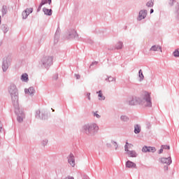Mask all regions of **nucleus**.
Masks as SVG:
<instances>
[{"mask_svg": "<svg viewBox=\"0 0 179 179\" xmlns=\"http://www.w3.org/2000/svg\"><path fill=\"white\" fill-rule=\"evenodd\" d=\"M116 48L117 50H121V48H122V43L118 42L116 45Z\"/></svg>", "mask_w": 179, "mask_h": 179, "instance_id": "nucleus-19", "label": "nucleus"}, {"mask_svg": "<svg viewBox=\"0 0 179 179\" xmlns=\"http://www.w3.org/2000/svg\"><path fill=\"white\" fill-rule=\"evenodd\" d=\"M0 24H1V15H0Z\"/></svg>", "mask_w": 179, "mask_h": 179, "instance_id": "nucleus-39", "label": "nucleus"}, {"mask_svg": "<svg viewBox=\"0 0 179 179\" xmlns=\"http://www.w3.org/2000/svg\"><path fill=\"white\" fill-rule=\"evenodd\" d=\"M64 179H74L72 176H66Z\"/></svg>", "mask_w": 179, "mask_h": 179, "instance_id": "nucleus-31", "label": "nucleus"}, {"mask_svg": "<svg viewBox=\"0 0 179 179\" xmlns=\"http://www.w3.org/2000/svg\"><path fill=\"white\" fill-rule=\"evenodd\" d=\"M45 3H49V5H51V0H42L41 3H40L38 10H40L41 9L42 6L43 5H45Z\"/></svg>", "mask_w": 179, "mask_h": 179, "instance_id": "nucleus-8", "label": "nucleus"}, {"mask_svg": "<svg viewBox=\"0 0 179 179\" xmlns=\"http://www.w3.org/2000/svg\"><path fill=\"white\" fill-rule=\"evenodd\" d=\"M43 10L45 15H48V16H51V15L52 14L51 10H48V8H43Z\"/></svg>", "mask_w": 179, "mask_h": 179, "instance_id": "nucleus-16", "label": "nucleus"}, {"mask_svg": "<svg viewBox=\"0 0 179 179\" xmlns=\"http://www.w3.org/2000/svg\"><path fill=\"white\" fill-rule=\"evenodd\" d=\"M8 92L11 94L13 101H14L15 106H17L18 97H17V88H16V85L13 84L10 85Z\"/></svg>", "mask_w": 179, "mask_h": 179, "instance_id": "nucleus-2", "label": "nucleus"}, {"mask_svg": "<svg viewBox=\"0 0 179 179\" xmlns=\"http://www.w3.org/2000/svg\"><path fill=\"white\" fill-rule=\"evenodd\" d=\"M28 16H29V14L27 13V11H24L22 13L23 19H27Z\"/></svg>", "mask_w": 179, "mask_h": 179, "instance_id": "nucleus-22", "label": "nucleus"}, {"mask_svg": "<svg viewBox=\"0 0 179 179\" xmlns=\"http://www.w3.org/2000/svg\"><path fill=\"white\" fill-rule=\"evenodd\" d=\"M134 132L136 134H139V132H141V127H139V125H136L134 127Z\"/></svg>", "mask_w": 179, "mask_h": 179, "instance_id": "nucleus-17", "label": "nucleus"}, {"mask_svg": "<svg viewBox=\"0 0 179 179\" xmlns=\"http://www.w3.org/2000/svg\"><path fill=\"white\" fill-rule=\"evenodd\" d=\"M142 152H143L144 153H146L148 152H152V153H155V152H156V148L154 147L144 146L142 148Z\"/></svg>", "mask_w": 179, "mask_h": 179, "instance_id": "nucleus-5", "label": "nucleus"}, {"mask_svg": "<svg viewBox=\"0 0 179 179\" xmlns=\"http://www.w3.org/2000/svg\"><path fill=\"white\" fill-rule=\"evenodd\" d=\"M138 73H139L140 80H143V78H145V76H143V73H142V70H140Z\"/></svg>", "mask_w": 179, "mask_h": 179, "instance_id": "nucleus-20", "label": "nucleus"}, {"mask_svg": "<svg viewBox=\"0 0 179 179\" xmlns=\"http://www.w3.org/2000/svg\"><path fill=\"white\" fill-rule=\"evenodd\" d=\"M98 93L99 100H104L106 97L103 95V92L99 91Z\"/></svg>", "mask_w": 179, "mask_h": 179, "instance_id": "nucleus-15", "label": "nucleus"}, {"mask_svg": "<svg viewBox=\"0 0 179 179\" xmlns=\"http://www.w3.org/2000/svg\"><path fill=\"white\" fill-rule=\"evenodd\" d=\"M164 150V148L163 147H161V149L159 151V154L161 155V153H163Z\"/></svg>", "mask_w": 179, "mask_h": 179, "instance_id": "nucleus-30", "label": "nucleus"}, {"mask_svg": "<svg viewBox=\"0 0 179 179\" xmlns=\"http://www.w3.org/2000/svg\"><path fill=\"white\" fill-rule=\"evenodd\" d=\"M21 80H22V82H28L29 75H27V73H23L21 76Z\"/></svg>", "mask_w": 179, "mask_h": 179, "instance_id": "nucleus-13", "label": "nucleus"}, {"mask_svg": "<svg viewBox=\"0 0 179 179\" xmlns=\"http://www.w3.org/2000/svg\"><path fill=\"white\" fill-rule=\"evenodd\" d=\"M174 57H179V49H177L173 52Z\"/></svg>", "mask_w": 179, "mask_h": 179, "instance_id": "nucleus-26", "label": "nucleus"}, {"mask_svg": "<svg viewBox=\"0 0 179 179\" xmlns=\"http://www.w3.org/2000/svg\"><path fill=\"white\" fill-rule=\"evenodd\" d=\"M153 12H154V10L152 8V9L150 10V13H153Z\"/></svg>", "mask_w": 179, "mask_h": 179, "instance_id": "nucleus-35", "label": "nucleus"}, {"mask_svg": "<svg viewBox=\"0 0 179 179\" xmlns=\"http://www.w3.org/2000/svg\"><path fill=\"white\" fill-rule=\"evenodd\" d=\"M129 103L130 106H136V104L138 103V101L136 100V99L130 98V99L129 100Z\"/></svg>", "mask_w": 179, "mask_h": 179, "instance_id": "nucleus-12", "label": "nucleus"}, {"mask_svg": "<svg viewBox=\"0 0 179 179\" xmlns=\"http://www.w3.org/2000/svg\"><path fill=\"white\" fill-rule=\"evenodd\" d=\"M162 148L167 149L169 150H170V146H169V145H162Z\"/></svg>", "mask_w": 179, "mask_h": 179, "instance_id": "nucleus-29", "label": "nucleus"}, {"mask_svg": "<svg viewBox=\"0 0 179 179\" xmlns=\"http://www.w3.org/2000/svg\"><path fill=\"white\" fill-rule=\"evenodd\" d=\"M2 68L3 72H6V71L8 70V64H3Z\"/></svg>", "mask_w": 179, "mask_h": 179, "instance_id": "nucleus-27", "label": "nucleus"}, {"mask_svg": "<svg viewBox=\"0 0 179 179\" xmlns=\"http://www.w3.org/2000/svg\"><path fill=\"white\" fill-rule=\"evenodd\" d=\"M88 96V100H90V94H87Z\"/></svg>", "mask_w": 179, "mask_h": 179, "instance_id": "nucleus-33", "label": "nucleus"}, {"mask_svg": "<svg viewBox=\"0 0 179 179\" xmlns=\"http://www.w3.org/2000/svg\"><path fill=\"white\" fill-rule=\"evenodd\" d=\"M28 15H30L33 12V8H27L24 10Z\"/></svg>", "mask_w": 179, "mask_h": 179, "instance_id": "nucleus-25", "label": "nucleus"}, {"mask_svg": "<svg viewBox=\"0 0 179 179\" xmlns=\"http://www.w3.org/2000/svg\"><path fill=\"white\" fill-rule=\"evenodd\" d=\"M138 104L143 107H152V98H150V93L144 92L142 93L141 96L138 100Z\"/></svg>", "mask_w": 179, "mask_h": 179, "instance_id": "nucleus-1", "label": "nucleus"}, {"mask_svg": "<svg viewBox=\"0 0 179 179\" xmlns=\"http://www.w3.org/2000/svg\"><path fill=\"white\" fill-rule=\"evenodd\" d=\"M36 113L38 115V114H40V112H36Z\"/></svg>", "mask_w": 179, "mask_h": 179, "instance_id": "nucleus-38", "label": "nucleus"}, {"mask_svg": "<svg viewBox=\"0 0 179 179\" xmlns=\"http://www.w3.org/2000/svg\"><path fill=\"white\" fill-rule=\"evenodd\" d=\"M150 50L151 51H159V50H160V52H162V47L159 45H153Z\"/></svg>", "mask_w": 179, "mask_h": 179, "instance_id": "nucleus-14", "label": "nucleus"}, {"mask_svg": "<svg viewBox=\"0 0 179 179\" xmlns=\"http://www.w3.org/2000/svg\"><path fill=\"white\" fill-rule=\"evenodd\" d=\"M146 5H147L148 8H152V7H153V5H154L153 1H152V0L149 1L147 3Z\"/></svg>", "mask_w": 179, "mask_h": 179, "instance_id": "nucleus-18", "label": "nucleus"}, {"mask_svg": "<svg viewBox=\"0 0 179 179\" xmlns=\"http://www.w3.org/2000/svg\"><path fill=\"white\" fill-rule=\"evenodd\" d=\"M68 162L69 163V164H71V166L72 167H75V157L73 156V154H70L68 157Z\"/></svg>", "mask_w": 179, "mask_h": 179, "instance_id": "nucleus-6", "label": "nucleus"}, {"mask_svg": "<svg viewBox=\"0 0 179 179\" xmlns=\"http://www.w3.org/2000/svg\"><path fill=\"white\" fill-rule=\"evenodd\" d=\"M126 167H128L129 169H134V167H136V164L131 161H127L126 162Z\"/></svg>", "mask_w": 179, "mask_h": 179, "instance_id": "nucleus-10", "label": "nucleus"}, {"mask_svg": "<svg viewBox=\"0 0 179 179\" xmlns=\"http://www.w3.org/2000/svg\"><path fill=\"white\" fill-rule=\"evenodd\" d=\"M174 2V0H170V3H173Z\"/></svg>", "mask_w": 179, "mask_h": 179, "instance_id": "nucleus-34", "label": "nucleus"}, {"mask_svg": "<svg viewBox=\"0 0 179 179\" xmlns=\"http://www.w3.org/2000/svg\"><path fill=\"white\" fill-rule=\"evenodd\" d=\"M132 148H134V145L129 143L128 142H126V145L124 146V150L127 152V155L129 157H136L137 154L136 152L134 150H132Z\"/></svg>", "mask_w": 179, "mask_h": 179, "instance_id": "nucleus-4", "label": "nucleus"}, {"mask_svg": "<svg viewBox=\"0 0 179 179\" xmlns=\"http://www.w3.org/2000/svg\"><path fill=\"white\" fill-rule=\"evenodd\" d=\"M146 10H141L139 12V15H138V20H142V19H145V17H146Z\"/></svg>", "mask_w": 179, "mask_h": 179, "instance_id": "nucleus-7", "label": "nucleus"}, {"mask_svg": "<svg viewBox=\"0 0 179 179\" xmlns=\"http://www.w3.org/2000/svg\"><path fill=\"white\" fill-rule=\"evenodd\" d=\"M76 76L77 79H79L80 78V76H79V75H76Z\"/></svg>", "mask_w": 179, "mask_h": 179, "instance_id": "nucleus-32", "label": "nucleus"}, {"mask_svg": "<svg viewBox=\"0 0 179 179\" xmlns=\"http://www.w3.org/2000/svg\"><path fill=\"white\" fill-rule=\"evenodd\" d=\"M23 117H24V115H21V117L20 116H18L17 120L18 121V122H23Z\"/></svg>", "mask_w": 179, "mask_h": 179, "instance_id": "nucleus-23", "label": "nucleus"}, {"mask_svg": "<svg viewBox=\"0 0 179 179\" xmlns=\"http://www.w3.org/2000/svg\"><path fill=\"white\" fill-rule=\"evenodd\" d=\"M121 120L122 121H124V122H127V121L129 120V118H128V117H127L125 115H123V116L121 117Z\"/></svg>", "mask_w": 179, "mask_h": 179, "instance_id": "nucleus-21", "label": "nucleus"}, {"mask_svg": "<svg viewBox=\"0 0 179 179\" xmlns=\"http://www.w3.org/2000/svg\"><path fill=\"white\" fill-rule=\"evenodd\" d=\"M166 170H169V166H165Z\"/></svg>", "mask_w": 179, "mask_h": 179, "instance_id": "nucleus-36", "label": "nucleus"}, {"mask_svg": "<svg viewBox=\"0 0 179 179\" xmlns=\"http://www.w3.org/2000/svg\"><path fill=\"white\" fill-rule=\"evenodd\" d=\"M84 129L86 134L93 135V134H96L99 131V126L96 124H87L84 127Z\"/></svg>", "mask_w": 179, "mask_h": 179, "instance_id": "nucleus-3", "label": "nucleus"}, {"mask_svg": "<svg viewBox=\"0 0 179 179\" xmlns=\"http://www.w3.org/2000/svg\"><path fill=\"white\" fill-rule=\"evenodd\" d=\"M3 9H6V7L3 6Z\"/></svg>", "mask_w": 179, "mask_h": 179, "instance_id": "nucleus-37", "label": "nucleus"}, {"mask_svg": "<svg viewBox=\"0 0 179 179\" xmlns=\"http://www.w3.org/2000/svg\"><path fill=\"white\" fill-rule=\"evenodd\" d=\"M111 146H113L115 149V150H117V148H118V145H117V143L115 142H112L110 144Z\"/></svg>", "mask_w": 179, "mask_h": 179, "instance_id": "nucleus-24", "label": "nucleus"}, {"mask_svg": "<svg viewBox=\"0 0 179 179\" xmlns=\"http://www.w3.org/2000/svg\"><path fill=\"white\" fill-rule=\"evenodd\" d=\"M26 94H28L29 96H31V94H34V88L29 87V89L25 90Z\"/></svg>", "mask_w": 179, "mask_h": 179, "instance_id": "nucleus-11", "label": "nucleus"}, {"mask_svg": "<svg viewBox=\"0 0 179 179\" xmlns=\"http://www.w3.org/2000/svg\"><path fill=\"white\" fill-rule=\"evenodd\" d=\"M94 117H96V118H100V115L97 113V112L94 113Z\"/></svg>", "mask_w": 179, "mask_h": 179, "instance_id": "nucleus-28", "label": "nucleus"}, {"mask_svg": "<svg viewBox=\"0 0 179 179\" xmlns=\"http://www.w3.org/2000/svg\"><path fill=\"white\" fill-rule=\"evenodd\" d=\"M161 162L165 164H171V157L162 158Z\"/></svg>", "mask_w": 179, "mask_h": 179, "instance_id": "nucleus-9", "label": "nucleus"}]
</instances>
